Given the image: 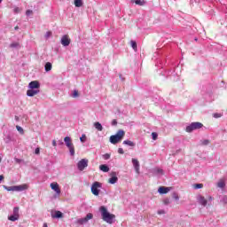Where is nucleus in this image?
Returning <instances> with one entry per match:
<instances>
[{
  "label": "nucleus",
  "mask_w": 227,
  "mask_h": 227,
  "mask_svg": "<svg viewBox=\"0 0 227 227\" xmlns=\"http://www.w3.org/2000/svg\"><path fill=\"white\" fill-rule=\"evenodd\" d=\"M99 211L101 213L102 219L103 221H105V223H107L108 224H113V223H114V219H116V215L109 213V211H107L106 207L101 206L99 207Z\"/></svg>",
  "instance_id": "f257e3e1"
},
{
  "label": "nucleus",
  "mask_w": 227,
  "mask_h": 227,
  "mask_svg": "<svg viewBox=\"0 0 227 227\" xmlns=\"http://www.w3.org/2000/svg\"><path fill=\"white\" fill-rule=\"evenodd\" d=\"M124 137L125 131L123 129H119L115 135L110 137V143H112V145H117V143H120Z\"/></svg>",
  "instance_id": "f03ea898"
},
{
  "label": "nucleus",
  "mask_w": 227,
  "mask_h": 227,
  "mask_svg": "<svg viewBox=\"0 0 227 227\" xmlns=\"http://www.w3.org/2000/svg\"><path fill=\"white\" fill-rule=\"evenodd\" d=\"M64 142L69 150L71 157H74V155H75V147L74 146V143H72V138L70 137H64Z\"/></svg>",
  "instance_id": "7ed1b4c3"
},
{
  "label": "nucleus",
  "mask_w": 227,
  "mask_h": 227,
  "mask_svg": "<svg viewBox=\"0 0 227 227\" xmlns=\"http://www.w3.org/2000/svg\"><path fill=\"white\" fill-rule=\"evenodd\" d=\"M203 129V123L201 122H192L190 125L186 126L185 131L188 133L192 132L193 130H200Z\"/></svg>",
  "instance_id": "20e7f679"
},
{
  "label": "nucleus",
  "mask_w": 227,
  "mask_h": 227,
  "mask_svg": "<svg viewBox=\"0 0 227 227\" xmlns=\"http://www.w3.org/2000/svg\"><path fill=\"white\" fill-rule=\"evenodd\" d=\"M100 188H102V184L99 182H94L91 185L90 191L94 196H98L100 194Z\"/></svg>",
  "instance_id": "39448f33"
},
{
  "label": "nucleus",
  "mask_w": 227,
  "mask_h": 227,
  "mask_svg": "<svg viewBox=\"0 0 227 227\" xmlns=\"http://www.w3.org/2000/svg\"><path fill=\"white\" fill-rule=\"evenodd\" d=\"M88 168V160L87 159H82L77 163V168L79 171H84V168Z\"/></svg>",
  "instance_id": "423d86ee"
},
{
  "label": "nucleus",
  "mask_w": 227,
  "mask_h": 227,
  "mask_svg": "<svg viewBox=\"0 0 227 227\" xmlns=\"http://www.w3.org/2000/svg\"><path fill=\"white\" fill-rule=\"evenodd\" d=\"M90 219H93V214L88 213L84 218L78 219L77 223L78 224H86V223H88V221H90Z\"/></svg>",
  "instance_id": "0eeeda50"
},
{
  "label": "nucleus",
  "mask_w": 227,
  "mask_h": 227,
  "mask_svg": "<svg viewBox=\"0 0 227 227\" xmlns=\"http://www.w3.org/2000/svg\"><path fill=\"white\" fill-rule=\"evenodd\" d=\"M29 90H39L40 89V82L38 81L30 82L28 84Z\"/></svg>",
  "instance_id": "6e6552de"
},
{
  "label": "nucleus",
  "mask_w": 227,
  "mask_h": 227,
  "mask_svg": "<svg viewBox=\"0 0 227 227\" xmlns=\"http://www.w3.org/2000/svg\"><path fill=\"white\" fill-rule=\"evenodd\" d=\"M60 43L64 47H68L70 45V38H68V35H63Z\"/></svg>",
  "instance_id": "1a4fd4ad"
},
{
  "label": "nucleus",
  "mask_w": 227,
  "mask_h": 227,
  "mask_svg": "<svg viewBox=\"0 0 227 227\" xmlns=\"http://www.w3.org/2000/svg\"><path fill=\"white\" fill-rule=\"evenodd\" d=\"M29 189V185L24 184L21 185H16V192H22L23 191H27Z\"/></svg>",
  "instance_id": "9d476101"
},
{
  "label": "nucleus",
  "mask_w": 227,
  "mask_h": 227,
  "mask_svg": "<svg viewBox=\"0 0 227 227\" xmlns=\"http://www.w3.org/2000/svg\"><path fill=\"white\" fill-rule=\"evenodd\" d=\"M40 93V90L37 89H30L27 91V97H35V95H38Z\"/></svg>",
  "instance_id": "9b49d317"
},
{
  "label": "nucleus",
  "mask_w": 227,
  "mask_h": 227,
  "mask_svg": "<svg viewBox=\"0 0 227 227\" xmlns=\"http://www.w3.org/2000/svg\"><path fill=\"white\" fill-rule=\"evenodd\" d=\"M51 187L52 191H55L57 194H61V190L59 189V184L58 183H51L50 184Z\"/></svg>",
  "instance_id": "f8f14e48"
},
{
  "label": "nucleus",
  "mask_w": 227,
  "mask_h": 227,
  "mask_svg": "<svg viewBox=\"0 0 227 227\" xmlns=\"http://www.w3.org/2000/svg\"><path fill=\"white\" fill-rule=\"evenodd\" d=\"M52 219H61L63 213L61 211H51Z\"/></svg>",
  "instance_id": "ddd939ff"
},
{
  "label": "nucleus",
  "mask_w": 227,
  "mask_h": 227,
  "mask_svg": "<svg viewBox=\"0 0 227 227\" xmlns=\"http://www.w3.org/2000/svg\"><path fill=\"white\" fill-rule=\"evenodd\" d=\"M111 178L108 180V182L112 184H116L118 182V176H116V172H112L110 174Z\"/></svg>",
  "instance_id": "4468645a"
},
{
  "label": "nucleus",
  "mask_w": 227,
  "mask_h": 227,
  "mask_svg": "<svg viewBox=\"0 0 227 227\" xmlns=\"http://www.w3.org/2000/svg\"><path fill=\"white\" fill-rule=\"evenodd\" d=\"M169 191H171V187H164V186H160L158 189V192L160 194H168V192H169Z\"/></svg>",
  "instance_id": "2eb2a0df"
},
{
  "label": "nucleus",
  "mask_w": 227,
  "mask_h": 227,
  "mask_svg": "<svg viewBox=\"0 0 227 227\" xmlns=\"http://www.w3.org/2000/svg\"><path fill=\"white\" fill-rule=\"evenodd\" d=\"M132 164L135 168V171L136 173H137V175H139V160H137V159H132Z\"/></svg>",
  "instance_id": "dca6fc26"
},
{
  "label": "nucleus",
  "mask_w": 227,
  "mask_h": 227,
  "mask_svg": "<svg viewBox=\"0 0 227 227\" xmlns=\"http://www.w3.org/2000/svg\"><path fill=\"white\" fill-rule=\"evenodd\" d=\"M198 200H199V203L202 205V207H205L207 203H208V201L203 196H200Z\"/></svg>",
  "instance_id": "f3484780"
},
{
  "label": "nucleus",
  "mask_w": 227,
  "mask_h": 227,
  "mask_svg": "<svg viewBox=\"0 0 227 227\" xmlns=\"http://www.w3.org/2000/svg\"><path fill=\"white\" fill-rule=\"evenodd\" d=\"M94 127L99 132H102V130H104V127H102V124L100 122H95Z\"/></svg>",
  "instance_id": "a211bd4d"
},
{
  "label": "nucleus",
  "mask_w": 227,
  "mask_h": 227,
  "mask_svg": "<svg viewBox=\"0 0 227 227\" xmlns=\"http://www.w3.org/2000/svg\"><path fill=\"white\" fill-rule=\"evenodd\" d=\"M217 187H219V189H224V187H226V183L224 180H219L217 183Z\"/></svg>",
  "instance_id": "6ab92c4d"
},
{
  "label": "nucleus",
  "mask_w": 227,
  "mask_h": 227,
  "mask_svg": "<svg viewBox=\"0 0 227 227\" xmlns=\"http://www.w3.org/2000/svg\"><path fill=\"white\" fill-rule=\"evenodd\" d=\"M45 72H51L52 70V64L51 62H47L44 66Z\"/></svg>",
  "instance_id": "aec40b11"
},
{
  "label": "nucleus",
  "mask_w": 227,
  "mask_h": 227,
  "mask_svg": "<svg viewBox=\"0 0 227 227\" xmlns=\"http://www.w3.org/2000/svg\"><path fill=\"white\" fill-rule=\"evenodd\" d=\"M99 169L103 171L104 173H108L109 167L107 165H100Z\"/></svg>",
  "instance_id": "412c9836"
},
{
  "label": "nucleus",
  "mask_w": 227,
  "mask_h": 227,
  "mask_svg": "<svg viewBox=\"0 0 227 227\" xmlns=\"http://www.w3.org/2000/svg\"><path fill=\"white\" fill-rule=\"evenodd\" d=\"M4 189H5V191H8V192H16V185L14 186L4 185Z\"/></svg>",
  "instance_id": "4be33fe9"
},
{
  "label": "nucleus",
  "mask_w": 227,
  "mask_h": 227,
  "mask_svg": "<svg viewBox=\"0 0 227 227\" xmlns=\"http://www.w3.org/2000/svg\"><path fill=\"white\" fill-rule=\"evenodd\" d=\"M122 145H127L128 146H136V143H134L130 140H124L122 142Z\"/></svg>",
  "instance_id": "5701e85b"
},
{
  "label": "nucleus",
  "mask_w": 227,
  "mask_h": 227,
  "mask_svg": "<svg viewBox=\"0 0 227 227\" xmlns=\"http://www.w3.org/2000/svg\"><path fill=\"white\" fill-rule=\"evenodd\" d=\"M9 221H12L13 223H15V221H19V216L17 215H12L8 216Z\"/></svg>",
  "instance_id": "b1692460"
},
{
  "label": "nucleus",
  "mask_w": 227,
  "mask_h": 227,
  "mask_svg": "<svg viewBox=\"0 0 227 227\" xmlns=\"http://www.w3.org/2000/svg\"><path fill=\"white\" fill-rule=\"evenodd\" d=\"M134 2L138 6H145V4H146V2H145V0H135Z\"/></svg>",
  "instance_id": "393cba45"
},
{
  "label": "nucleus",
  "mask_w": 227,
  "mask_h": 227,
  "mask_svg": "<svg viewBox=\"0 0 227 227\" xmlns=\"http://www.w3.org/2000/svg\"><path fill=\"white\" fill-rule=\"evenodd\" d=\"M11 49H20V43H12L10 44Z\"/></svg>",
  "instance_id": "a878e982"
},
{
  "label": "nucleus",
  "mask_w": 227,
  "mask_h": 227,
  "mask_svg": "<svg viewBox=\"0 0 227 227\" xmlns=\"http://www.w3.org/2000/svg\"><path fill=\"white\" fill-rule=\"evenodd\" d=\"M74 6L81 8V6H82V0H74Z\"/></svg>",
  "instance_id": "bb28decb"
},
{
  "label": "nucleus",
  "mask_w": 227,
  "mask_h": 227,
  "mask_svg": "<svg viewBox=\"0 0 227 227\" xmlns=\"http://www.w3.org/2000/svg\"><path fill=\"white\" fill-rule=\"evenodd\" d=\"M130 44L132 49H134L135 51H137V43H136V41H130Z\"/></svg>",
  "instance_id": "cd10ccee"
},
{
  "label": "nucleus",
  "mask_w": 227,
  "mask_h": 227,
  "mask_svg": "<svg viewBox=\"0 0 227 227\" xmlns=\"http://www.w3.org/2000/svg\"><path fill=\"white\" fill-rule=\"evenodd\" d=\"M78 97H79V91L77 90H73L72 98H78Z\"/></svg>",
  "instance_id": "c85d7f7f"
},
{
  "label": "nucleus",
  "mask_w": 227,
  "mask_h": 227,
  "mask_svg": "<svg viewBox=\"0 0 227 227\" xmlns=\"http://www.w3.org/2000/svg\"><path fill=\"white\" fill-rule=\"evenodd\" d=\"M154 173H156V175H164V170H162L160 168H156L154 170Z\"/></svg>",
  "instance_id": "c756f323"
},
{
  "label": "nucleus",
  "mask_w": 227,
  "mask_h": 227,
  "mask_svg": "<svg viewBox=\"0 0 227 227\" xmlns=\"http://www.w3.org/2000/svg\"><path fill=\"white\" fill-rule=\"evenodd\" d=\"M103 159L105 160H109L111 159V154H109V153L103 154Z\"/></svg>",
  "instance_id": "7c9ffc66"
},
{
  "label": "nucleus",
  "mask_w": 227,
  "mask_h": 227,
  "mask_svg": "<svg viewBox=\"0 0 227 227\" xmlns=\"http://www.w3.org/2000/svg\"><path fill=\"white\" fill-rule=\"evenodd\" d=\"M51 36H52V32H51V31L46 32V34L44 35L46 40H49V38H51Z\"/></svg>",
  "instance_id": "2f4dec72"
},
{
  "label": "nucleus",
  "mask_w": 227,
  "mask_h": 227,
  "mask_svg": "<svg viewBox=\"0 0 227 227\" xmlns=\"http://www.w3.org/2000/svg\"><path fill=\"white\" fill-rule=\"evenodd\" d=\"M193 187L194 189H203V184H195Z\"/></svg>",
  "instance_id": "473e14b6"
},
{
  "label": "nucleus",
  "mask_w": 227,
  "mask_h": 227,
  "mask_svg": "<svg viewBox=\"0 0 227 227\" xmlns=\"http://www.w3.org/2000/svg\"><path fill=\"white\" fill-rule=\"evenodd\" d=\"M172 198L178 201L180 200V197L178 196V194L176 192H174L172 195Z\"/></svg>",
  "instance_id": "72a5a7b5"
},
{
  "label": "nucleus",
  "mask_w": 227,
  "mask_h": 227,
  "mask_svg": "<svg viewBox=\"0 0 227 227\" xmlns=\"http://www.w3.org/2000/svg\"><path fill=\"white\" fill-rule=\"evenodd\" d=\"M14 160L16 164H22L24 162V160L19 158H14Z\"/></svg>",
  "instance_id": "f704fd0d"
},
{
  "label": "nucleus",
  "mask_w": 227,
  "mask_h": 227,
  "mask_svg": "<svg viewBox=\"0 0 227 227\" xmlns=\"http://www.w3.org/2000/svg\"><path fill=\"white\" fill-rule=\"evenodd\" d=\"M221 203H223V205H227V196L224 195L222 199H221Z\"/></svg>",
  "instance_id": "c9c22d12"
},
{
  "label": "nucleus",
  "mask_w": 227,
  "mask_h": 227,
  "mask_svg": "<svg viewBox=\"0 0 227 227\" xmlns=\"http://www.w3.org/2000/svg\"><path fill=\"white\" fill-rule=\"evenodd\" d=\"M16 129H17V130H18L19 133L24 134V129H22V127H20V126H16Z\"/></svg>",
  "instance_id": "e433bc0d"
},
{
  "label": "nucleus",
  "mask_w": 227,
  "mask_h": 227,
  "mask_svg": "<svg viewBox=\"0 0 227 227\" xmlns=\"http://www.w3.org/2000/svg\"><path fill=\"white\" fill-rule=\"evenodd\" d=\"M81 143H86V135L82 134V137H80Z\"/></svg>",
  "instance_id": "4c0bfd02"
},
{
  "label": "nucleus",
  "mask_w": 227,
  "mask_h": 227,
  "mask_svg": "<svg viewBox=\"0 0 227 227\" xmlns=\"http://www.w3.org/2000/svg\"><path fill=\"white\" fill-rule=\"evenodd\" d=\"M13 215H18V217L20 216V215H19V207H15L13 208Z\"/></svg>",
  "instance_id": "58836bf2"
},
{
  "label": "nucleus",
  "mask_w": 227,
  "mask_h": 227,
  "mask_svg": "<svg viewBox=\"0 0 227 227\" xmlns=\"http://www.w3.org/2000/svg\"><path fill=\"white\" fill-rule=\"evenodd\" d=\"M210 141L208 139H205L201 142V145H203L204 146H207V145H209Z\"/></svg>",
  "instance_id": "ea45409f"
},
{
  "label": "nucleus",
  "mask_w": 227,
  "mask_h": 227,
  "mask_svg": "<svg viewBox=\"0 0 227 227\" xmlns=\"http://www.w3.org/2000/svg\"><path fill=\"white\" fill-rule=\"evenodd\" d=\"M163 203H164V205H169V203H171V200H169V199H165V200H163Z\"/></svg>",
  "instance_id": "a19ab883"
},
{
  "label": "nucleus",
  "mask_w": 227,
  "mask_h": 227,
  "mask_svg": "<svg viewBox=\"0 0 227 227\" xmlns=\"http://www.w3.org/2000/svg\"><path fill=\"white\" fill-rule=\"evenodd\" d=\"M26 15H27V17H29V15H33V11H31V10H27Z\"/></svg>",
  "instance_id": "79ce46f5"
},
{
  "label": "nucleus",
  "mask_w": 227,
  "mask_h": 227,
  "mask_svg": "<svg viewBox=\"0 0 227 227\" xmlns=\"http://www.w3.org/2000/svg\"><path fill=\"white\" fill-rule=\"evenodd\" d=\"M158 214L159 215H163L164 214H166V211H164V209H160L158 210Z\"/></svg>",
  "instance_id": "37998d69"
},
{
  "label": "nucleus",
  "mask_w": 227,
  "mask_h": 227,
  "mask_svg": "<svg viewBox=\"0 0 227 227\" xmlns=\"http://www.w3.org/2000/svg\"><path fill=\"white\" fill-rule=\"evenodd\" d=\"M13 12H14V13H20V8L15 7Z\"/></svg>",
  "instance_id": "c03bdc74"
},
{
  "label": "nucleus",
  "mask_w": 227,
  "mask_h": 227,
  "mask_svg": "<svg viewBox=\"0 0 227 227\" xmlns=\"http://www.w3.org/2000/svg\"><path fill=\"white\" fill-rule=\"evenodd\" d=\"M118 153H120L121 155H123V153H125V152L123 151V148H119Z\"/></svg>",
  "instance_id": "a18cd8bd"
},
{
  "label": "nucleus",
  "mask_w": 227,
  "mask_h": 227,
  "mask_svg": "<svg viewBox=\"0 0 227 227\" xmlns=\"http://www.w3.org/2000/svg\"><path fill=\"white\" fill-rule=\"evenodd\" d=\"M112 125H113V126L118 125V121H116V119H114V120L112 121Z\"/></svg>",
  "instance_id": "49530a36"
},
{
  "label": "nucleus",
  "mask_w": 227,
  "mask_h": 227,
  "mask_svg": "<svg viewBox=\"0 0 227 227\" xmlns=\"http://www.w3.org/2000/svg\"><path fill=\"white\" fill-rule=\"evenodd\" d=\"M152 136H153V139L155 141L157 139V133L153 132Z\"/></svg>",
  "instance_id": "de8ad7c7"
},
{
  "label": "nucleus",
  "mask_w": 227,
  "mask_h": 227,
  "mask_svg": "<svg viewBox=\"0 0 227 227\" xmlns=\"http://www.w3.org/2000/svg\"><path fill=\"white\" fill-rule=\"evenodd\" d=\"M221 116H223V114H214V118H221Z\"/></svg>",
  "instance_id": "09e8293b"
},
{
  "label": "nucleus",
  "mask_w": 227,
  "mask_h": 227,
  "mask_svg": "<svg viewBox=\"0 0 227 227\" xmlns=\"http://www.w3.org/2000/svg\"><path fill=\"white\" fill-rule=\"evenodd\" d=\"M35 155H39L40 154V148H35Z\"/></svg>",
  "instance_id": "8fccbe9b"
},
{
  "label": "nucleus",
  "mask_w": 227,
  "mask_h": 227,
  "mask_svg": "<svg viewBox=\"0 0 227 227\" xmlns=\"http://www.w3.org/2000/svg\"><path fill=\"white\" fill-rule=\"evenodd\" d=\"M52 146H58V144L56 143V140H52Z\"/></svg>",
  "instance_id": "3c124183"
},
{
  "label": "nucleus",
  "mask_w": 227,
  "mask_h": 227,
  "mask_svg": "<svg viewBox=\"0 0 227 227\" xmlns=\"http://www.w3.org/2000/svg\"><path fill=\"white\" fill-rule=\"evenodd\" d=\"M208 201H213L214 198L212 196L207 197Z\"/></svg>",
  "instance_id": "603ef678"
},
{
  "label": "nucleus",
  "mask_w": 227,
  "mask_h": 227,
  "mask_svg": "<svg viewBox=\"0 0 227 227\" xmlns=\"http://www.w3.org/2000/svg\"><path fill=\"white\" fill-rule=\"evenodd\" d=\"M3 180H4V176H0V184L3 182Z\"/></svg>",
  "instance_id": "864d4df0"
},
{
  "label": "nucleus",
  "mask_w": 227,
  "mask_h": 227,
  "mask_svg": "<svg viewBox=\"0 0 227 227\" xmlns=\"http://www.w3.org/2000/svg\"><path fill=\"white\" fill-rule=\"evenodd\" d=\"M59 145H63V141H62V140H59Z\"/></svg>",
  "instance_id": "5fc2aeb1"
},
{
  "label": "nucleus",
  "mask_w": 227,
  "mask_h": 227,
  "mask_svg": "<svg viewBox=\"0 0 227 227\" xmlns=\"http://www.w3.org/2000/svg\"><path fill=\"white\" fill-rule=\"evenodd\" d=\"M14 29H15V31L19 30V27L18 26L15 27Z\"/></svg>",
  "instance_id": "6e6d98bb"
},
{
  "label": "nucleus",
  "mask_w": 227,
  "mask_h": 227,
  "mask_svg": "<svg viewBox=\"0 0 227 227\" xmlns=\"http://www.w3.org/2000/svg\"><path fill=\"white\" fill-rule=\"evenodd\" d=\"M43 227H49V226H47V223H43Z\"/></svg>",
  "instance_id": "4d7b16f0"
},
{
  "label": "nucleus",
  "mask_w": 227,
  "mask_h": 227,
  "mask_svg": "<svg viewBox=\"0 0 227 227\" xmlns=\"http://www.w3.org/2000/svg\"><path fill=\"white\" fill-rule=\"evenodd\" d=\"M1 160H3V158H1V156H0V162H1Z\"/></svg>",
  "instance_id": "13d9d810"
},
{
  "label": "nucleus",
  "mask_w": 227,
  "mask_h": 227,
  "mask_svg": "<svg viewBox=\"0 0 227 227\" xmlns=\"http://www.w3.org/2000/svg\"><path fill=\"white\" fill-rule=\"evenodd\" d=\"M3 3V0H0V4Z\"/></svg>",
  "instance_id": "bf43d9fd"
}]
</instances>
